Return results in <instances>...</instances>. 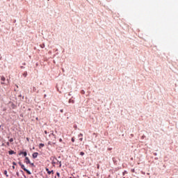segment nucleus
Instances as JSON below:
<instances>
[{"instance_id":"nucleus-1","label":"nucleus","mask_w":178,"mask_h":178,"mask_svg":"<svg viewBox=\"0 0 178 178\" xmlns=\"http://www.w3.org/2000/svg\"><path fill=\"white\" fill-rule=\"evenodd\" d=\"M25 159L26 160L25 162L27 164H31L32 166H34V163L30 162V159H29V157H26Z\"/></svg>"},{"instance_id":"nucleus-2","label":"nucleus","mask_w":178,"mask_h":178,"mask_svg":"<svg viewBox=\"0 0 178 178\" xmlns=\"http://www.w3.org/2000/svg\"><path fill=\"white\" fill-rule=\"evenodd\" d=\"M46 171L47 172L48 175H51V173L54 174V170L49 171V168H46Z\"/></svg>"},{"instance_id":"nucleus-3","label":"nucleus","mask_w":178,"mask_h":178,"mask_svg":"<svg viewBox=\"0 0 178 178\" xmlns=\"http://www.w3.org/2000/svg\"><path fill=\"white\" fill-rule=\"evenodd\" d=\"M19 155H24V156H27V152H22Z\"/></svg>"},{"instance_id":"nucleus-4","label":"nucleus","mask_w":178,"mask_h":178,"mask_svg":"<svg viewBox=\"0 0 178 178\" xmlns=\"http://www.w3.org/2000/svg\"><path fill=\"white\" fill-rule=\"evenodd\" d=\"M78 137L79 138V140L83 141V138H81V137H83V134H80L78 136Z\"/></svg>"},{"instance_id":"nucleus-5","label":"nucleus","mask_w":178,"mask_h":178,"mask_svg":"<svg viewBox=\"0 0 178 178\" xmlns=\"http://www.w3.org/2000/svg\"><path fill=\"white\" fill-rule=\"evenodd\" d=\"M37 156H38V153L35 152L33 154V158L35 159V158H37Z\"/></svg>"},{"instance_id":"nucleus-6","label":"nucleus","mask_w":178,"mask_h":178,"mask_svg":"<svg viewBox=\"0 0 178 178\" xmlns=\"http://www.w3.org/2000/svg\"><path fill=\"white\" fill-rule=\"evenodd\" d=\"M8 154H9V155H13V154H15V151L10 150L8 152Z\"/></svg>"},{"instance_id":"nucleus-7","label":"nucleus","mask_w":178,"mask_h":178,"mask_svg":"<svg viewBox=\"0 0 178 178\" xmlns=\"http://www.w3.org/2000/svg\"><path fill=\"white\" fill-rule=\"evenodd\" d=\"M24 172H26V173H28V175H31V172H30V170H29L27 169H24Z\"/></svg>"},{"instance_id":"nucleus-8","label":"nucleus","mask_w":178,"mask_h":178,"mask_svg":"<svg viewBox=\"0 0 178 178\" xmlns=\"http://www.w3.org/2000/svg\"><path fill=\"white\" fill-rule=\"evenodd\" d=\"M69 102H70V104H74V100L70 99L69 100Z\"/></svg>"},{"instance_id":"nucleus-9","label":"nucleus","mask_w":178,"mask_h":178,"mask_svg":"<svg viewBox=\"0 0 178 178\" xmlns=\"http://www.w3.org/2000/svg\"><path fill=\"white\" fill-rule=\"evenodd\" d=\"M4 175L6 176V177H9V175H8V171L7 170L4 171Z\"/></svg>"},{"instance_id":"nucleus-10","label":"nucleus","mask_w":178,"mask_h":178,"mask_svg":"<svg viewBox=\"0 0 178 178\" xmlns=\"http://www.w3.org/2000/svg\"><path fill=\"white\" fill-rule=\"evenodd\" d=\"M23 76H24V77H27V72H24L23 73Z\"/></svg>"},{"instance_id":"nucleus-11","label":"nucleus","mask_w":178,"mask_h":178,"mask_svg":"<svg viewBox=\"0 0 178 178\" xmlns=\"http://www.w3.org/2000/svg\"><path fill=\"white\" fill-rule=\"evenodd\" d=\"M6 80V79L5 78V76H1V81H5Z\"/></svg>"},{"instance_id":"nucleus-12","label":"nucleus","mask_w":178,"mask_h":178,"mask_svg":"<svg viewBox=\"0 0 178 178\" xmlns=\"http://www.w3.org/2000/svg\"><path fill=\"white\" fill-rule=\"evenodd\" d=\"M21 168H22V169H23V170H24V169H27V168H26V167H24V165H21Z\"/></svg>"},{"instance_id":"nucleus-13","label":"nucleus","mask_w":178,"mask_h":178,"mask_svg":"<svg viewBox=\"0 0 178 178\" xmlns=\"http://www.w3.org/2000/svg\"><path fill=\"white\" fill-rule=\"evenodd\" d=\"M50 136H54V138H56V136H55V134H54V131H52V133L50 134Z\"/></svg>"},{"instance_id":"nucleus-14","label":"nucleus","mask_w":178,"mask_h":178,"mask_svg":"<svg viewBox=\"0 0 178 178\" xmlns=\"http://www.w3.org/2000/svg\"><path fill=\"white\" fill-rule=\"evenodd\" d=\"M44 145L42 144V143H40V144L39 145L40 148H41V147H44Z\"/></svg>"},{"instance_id":"nucleus-15","label":"nucleus","mask_w":178,"mask_h":178,"mask_svg":"<svg viewBox=\"0 0 178 178\" xmlns=\"http://www.w3.org/2000/svg\"><path fill=\"white\" fill-rule=\"evenodd\" d=\"M10 143H13V138H11L10 139Z\"/></svg>"},{"instance_id":"nucleus-16","label":"nucleus","mask_w":178,"mask_h":178,"mask_svg":"<svg viewBox=\"0 0 178 178\" xmlns=\"http://www.w3.org/2000/svg\"><path fill=\"white\" fill-rule=\"evenodd\" d=\"M80 155H81V156H83V155H84V152H80Z\"/></svg>"},{"instance_id":"nucleus-17","label":"nucleus","mask_w":178,"mask_h":178,"mask_svg":"<svg viewBox=\"0 0 178 178\" xmlns=\"http://www.w3.org/2000/svg\"><path fill=\"white\" fill-rule=\"evenodd\" d=\"M126 173H127V171H124V172L122 173L123 176H124V175H126Z\"/></svg>"},{"instance_id":"nucleus-18","label":"nucleus","mask_w":178,"mask_h":178,"mask_svg":"<svg viewBox=\"0 0 178 178\" xmlns=\"http://www.w3.org/2000/svg\"><path fill=\"white\" fill-rule=\"evenodd\" d=\"M72 143H74V138H72Z\"/></svg>"},{"instance_id":"nucleus-19","label":"nucleus","mask_w":178,"mask_h":178,"mask_svg":"<svg viewBox=\"0 0 178 178\" xmlns=\"http://www.w3.org/2000/svg\"><path fill=\"white\" fill-rule=\"evenodd\" d=\"M57 176L59 177V176H60V174H59V172L56 173Z\"/></svg>"},{"instance_id":"nucleus-20","label":"nucleus","mask_w":178,"mask_h":178,"mask_svg":"<svg viewBox=\"0 0 178 178\" xmlns=\"http://www.w3.org/2000/svg\"><path fill=\"white\" fill-rule=\"evenodd\" d=\"M19 166H22V165H23V164L22 163V162H19Z\"/></svg>"},{"instance_id":"nucleus-21","label":"nucleus","mask_w":178,"mask_h":178,"mask_svg":"<svg viewBox=\"0 0 178 178\" xmlns=\"http://www.w3.org/2000/svg\"><path fill=\"white\" fill-rule=\"evenodd\" d=\"M81 93H82V94H85L84 90H82V91H81Z\"/></svg>"},{"instance_id":"nucleus-22","label":"nucleus","mask_w":178,"mask_h":178,"mask_svg":"<svg viewBox=\"0 0 178 178\" xmlns=\"http://www.w3.org/2000/svg\"><path fill=\"white\" fill-rule=\"evenodd\" d=\"M45 134H48V132L47 131H44Z\"/></svg>"},{"instance_id":"nucleus-23","label":"nucleus","mask_w":178,"mask_h":178,"mask_svg":"<svg viewBox=\"0 0 178 178\" xmlns=\"http://www.w3.org/2000/svg\"><path fill=\"white\" fill-rule=\"evenodd\" d=\"M60 143H62V138L59 139Z\"/></svg>"},{"instance_id":"nucleus-24","label":"nucleus","mask_w":178,"mask_h":178,"mask_svg":"<svg viewBox=\"0 0 178 178\" xmlns=\"http://www.w3.org/2000/svg\"><path fill=\"white\" fill-rule=\"evenodd\" d=\"M17 176H19V172H16Z\"/></svg>"},{"instance_id":"nucleus-25","label":"nucleus","mask_w":178,"mask_h":178,"mask_svg":"<svg viewBox=\"0 0 178 178\" xmlns=\"http://www.w3.org/2000/svg\"><path fill=\"white\" fill-rule=\"evenodd\" d=\"M14 165H16V163L15 162H13V163Z\"/></svg>"},{"instance_id":"nucleus-26","label":"nucleus","mask_w":178,"mask_h":178,"mask_svg":"<svg viewBox=\"0 0 178 178\" xmlns=\"http://www.w3.org/2000/svg\"><path fill=\"white\" fill-rule=\"evenodd\" d=\"M21 69H24V67H23V66H21Z\"/></svg>"},{"instance_id":"nucleus-27","label":"nucleus","mask_w":178,"mask_h":178,"mask_svg":"<svg viewBox=\"0 0 178 178\" xmlns=\"http://www.w3.org/2000/svg\"><path fill=\"white\" fill-rule=\"evenodd\" d=\"M60 111L61 113H63V109H61Z\"/></svg>"},{"instance_id":"nucleus-28","label":"nucleus","mask_w":178,"mask_h":178,"mask_svg":"<svg viewBox=\"0 0 178 178\" xmlns=\"http://www.w3.org/2000/svg\"><path fill=\"white\" fill-rule=\"evenodd\" d=\"M97 169H99V165H97Z\"/></svg>"},{"instance_id":"nucleus-29","label":"nucleus","mask_w":178,"mask_h":178,"mask_svg":"<svg viewBox=\"0 0 178 178\" xmlns=\"http://www.w3.org/2000/svg\"><path fill=\"white\" fill-rule=\"evenodd\" d=\"M7 145H9V142L7 143Z\"/></svg>"},{"instance_id":"nucleus-30","label":"nucleus","mask_w":178,"mask_h":178,"mask_svg":"<svg viewBox=\"0 0 178 178\" xmlns=\"http://www.w3.org/2000/svg\"><path fill=\"white\" fill-rule=\"evenodd\" d=\"M13 169H15V165L13 166Z\"/></svg>"},{"instance_id":"nucleus-31","label":"nucleus","mask_w":178,"mask_h":178,"mask_svg":"<svg viewBox=\"0 0 178 178\" xmlns=\"http://www.w3.org/2000/svg\"><path fill=\"white\" fill-rule=\"evenodd\" d=\"M1 84H5V83H3V82H1Z\"/></svg>"},{"instance_id":"nucleus-32","label":"nucleus","mask_w":178,"mask_h":178,"mask_svg":"<svg viewBox=\"0 0 178 178\" xmlns=\"http://www.w3.org/2000/svg\"><path fill=\"white\" fill-rule=\"evenodd\" d=\"M142 173H143V175H145V172H142Z\"/></svg>"},{"instance_id":"nucleus-33","label":"nucleus","mask_w":178,"mask_h":178,"mask_svg":"<svg viewBox=\"0 0 178 178\" xmlns=\"http://www.w3.org/2000/svg\"><path fill=\"white\" fill-rule=\"evenodd\" d=\"M41 48H44V46H41Z\"/></svg>"},{"instance_id":"nucleus-34","label":"nucleus","mask_w":178,"mask_h":178,"mask_svg":"<svg viewBox=\"0 0 178 178\" xmlns=\"http://www.w3.org/2000/svg\"><path fill=\"white\" fill-rule=\"evenodd\" d=\"M44 97H47V95H44Z\"/></svg>"},{"instance_id":"nucleus-35","label":"nucleus","mask_w":178,"mask_h":178,"mask_svg":"<svg viewBox=\"0 0 178 178\" xmlns=\"http://www.w3.org/2000/svg\"><path fill=\"white\" fill-rule=\"evenodd\" d=\"M132 172H134V170H132Z\"/></svg>"},{"instance_id":"nucleus-36","label":"nucleus","mask_w":178,"mask_h":178,"mask_svg":"<svg viewBox=\"0 0 178 178\" xmlns=\"http://www.w3.org/2000/svg\"><path fill=\"white\" fill-rule=\"evenodd\" d=\"M123 178H124V177H123Z\"/></svg>"}]
</instances>
